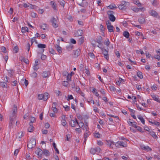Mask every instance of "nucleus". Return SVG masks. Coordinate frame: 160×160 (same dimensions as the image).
<instances>
[{
    "label": "nucleus",
    "instance_id": "56",
    "mask_svg": "<svg viewBox=\"0 0 160 160\" xmlns=\"http://www.w3.org/2000/svg\"><path fill=\"white\" fill-rule=\"evenodd\" d=\"M152 3L153 6H155L157 5V1L156 0H152Z\"/></svg>",
    "mask_w": 160,
    "mask_h": 160
},
{
    "label": "nucleus",
    "instance_id": "30",
    "mask_svg": "<svg viewBox=\"0 0 160 160\" xmlns=\"http://www.w3.org/2000/svg\"><path fill=\"white\" fill-rule=\"evenodd\" d=\"M52 146H53L54 149L55 150V151L58 154H59V151L58 150V149H57V148L56 146V144L55 142H53Z\"/></svg>",
    "mask_w": 160,
    "mask_h": 160
},
{
    "label": "nucleus",
    "instance_id": "21",
    "mask_svg": "<svg viewBox=\"0 0 160 160\" xmlns=\"http://www.w3.org/2000/svg\"><path fill=\"white\" fill-rule=\"evenodd\" d=\"M149 134H150L154 138H158L156 134L153 131H149Z\"/></svg>",
    "mask_w": 160,
    "mask_h": 160
},
{
    "label": "nucleus",
    "instance_id": "60",
    "mask_svg": "<svg viewBox=\"0 0 160 160\" xmlns=\"http://www.w3.org/2000/svg\"><path fill=\"white\" fill-rule=\"evenodd\" d=\"M78 124L79 125V127L81 128H82L84 126L83 123L82 122H80L79 124L78 123Z\"/></svg>",
    "mask_w": 160,
    "mask_h": 160
},
{
    "label": "nucleus",
    "instance_id": "49",
    "mask_svg": "<svg viewBox=\"0 0 160 160\" xmlns=\"http://www.w3.org/2000/svg\"><path fill=\"white\" fill-rule=\"evenodd\" d=\"M1 49L2 52L4 53H6V49L5 47L4 46H2L1 48Z\"/></svg>",
    "mask_w": 160,
    "mask_h": 160
},
{
    "label": "nucleus",
    "instance_id": "16",
    "mask_svg": "<svg viewBox=\"0 0 160 160\" xmlns=\"http://www.w3.org/2000/svg\"><path fill=\"white\" fill-rule=\"evenodd\" d=\"M55 48L58 52L59 54H61L62 53V48L59 45H55Z\"/></svg>",
    "mask_w": 160,
    "mask_h": 160
},
{
    "label": "nucleus",
    "instance_id": "6",
    "mask_svg": "<svg viewBox=\"0 0 160 160\" xmlns=\"http://www.w3.org/2000/svg\"><path fill=\"white\" fill-rule=\"evenodd\" d=\"M15 106V105L14 106ZM17 111V108L16 107L14 106L13 108L12 112L10 114L9 119H12L14 120H15L16 117V112Z\"/></svg>",
    "mask_w": 160,
    "mask_h": 160
},
{
    "label": "nucleus",
    "instance_id": "59",
    "mask_svg": "<svg viewBox=\"0 0 160 160\" xmlns=\"http://www.w3.org/2000/svg\"><path fill=\"white\" fill-rule=\"evenodd\" d=\"M73 96L72 95H69L68 96V98L67 99V100L68 101H69L70 99H73Z\"/></svg>",
    "mask_w": 160,
    "mask_h": 160
},
{
    "label": "nucleus",
    "instance_id": "46",
    "mask_svg": "<svg viewBox=\"0 0 160 160\" xmlns=\"http://www.w3.org/2000/svg\"><path fill=\"white\" fill-rule=\"evenodd\" d=\"M31 76L33 78H36L37 76V74L35 72H34L31 74Z\"/></svg>",
    "mask_w": 160,
    "mask_h": 160
},
{
    "label": "nucleus",
    "instance_id": "58",
    "mask_svg": "<svg viewBox=\"0 0 160 160\" xmlns=\"http://www.w3.org/2000/svg\"><path fill=\"white\" fill-rule=\"evenodd\" d=\"M61 122L63 126H65L67 124V122L66 120H62Z\"/></svg>",
    "mask_w": 160,
    "mask_h": 160
},
{
    "label": "nucleus",
    "instance_id": "38",
    "mask_svg": "<svg viewBox=\"0 0 160 160\" xmlns=\"http://www.w3.org/2000/svg\"><path fill=\"white\" fill-rule=\"evenodd\" d=\"M137 76L140 78L142 79L143 78V76L142 75V73L141 72H138L137 74Z\"/></svg>",
    "mask_w": 160,
    "mask_h": 160
},
{
    "label": "nucleus",
    "instance_id": "45",
    "mask_svg": "<svg viewBox=\"0 0 160 160\" xmlns=\"http://www.w3.org/2000/svg\"><path fill=\"white\" fill-rule=\"evenodd\" d=\"M28 28L27 27H22V33H25L26 31H27Z\"/></svg>",
    "mask_w": 160,
    "mask_h": 160
},
{
    "label": "nucleus",
    "instance_id": "18",
    "mask_svg": "<svg viewBox=\"0 0 160 160\" xmlns=\"http://www.w3.org/2000/svg\"><path fill=\"white\" fill-rule=\"evenodd\" d=\"M102 38L101 36H99L97 39V42L99 44H102Z\"/></svg>",
    "mask_w": 160,
    "mask_h": 160
},
{
    "label": "nucleus",
    "instance_id": "15",
    "mask_svg": "<svg viewBox=\"0 0 160 160\" xmlns=\"http://www.w3.org/2000/svg\"><path fill=\"white\" fill-rule=\"evenodd\" d=\"M83 33V31L82 30H78L75 33V34L76 36L78 37L80 36H81L82 35Z\"/></svg>",
    "mask_w": 160,
    "mask_h": 160
},
{
    "label": "nucleus",
    "instance_id": "27",
    "mask_svg": "<svg viewBox=\"0 0 160 160\" xmlns=\"http://www.w3.org/2000/svg\"><path fill=\"white\" fill-rule=\"evenodd\" d=\"M138 118L141 121L142 124H145V120L140 115L138 116Z\"/></svg>",
    "mask_w": 160,
    "mask_h": 160
},
{
    "label": "nucleus",
    "instance_id": "19",
    "mask_svg": "<svg viewBox=\"0 0 160 160\" xmlns=\"http://www.w3.org/2000/svg\"><path fill=\"white\" fill-rule=\"evenodd\" d=\"M149 122L150 123L152 124V125H154L157 126H158L160 125V123L155 120L153 121H149Z\"/></svg>",
    "mask_w": 160,
    "mask_h": 160
},
{
    "label": "nucleus",
    "instance_id": "11",
    "mask_svg": "<svg viewBox=\"0 0 160 160\" xmlns=\"http://www.w3.org/2000/svg\"><path fill=\"white\" fill-rule=\"evenodd\" d=\"M69 123L71 126L73 127H75L76 123L78 124V122L77 121L76 118H75V120H71L69 122Z\"/></svg>",
    "mask_w": 160,
    "mask_h": 160
},
{
    "label": "nucleus",
    "instance_id": "52",
    "mask_svg": "<svg viewBox=\"0 0 160 160\" xmlns=\"http://www.w3.org/2000/svg\"><path fill=\"white\" fill-rule=\"evenodd\" d=\"M44 154L46 156H47L49 155V152L47 150H45L44 152Z\"/></svg>",
    "mask_w": 160,
    "mask_h": 160
},
{
    "label": "nucleus",
    "instance_id": "63",
    "mask_svg": "<svg viewBox=\"0 0 160 160\" xmlns=\"http://www.w3.org/2000/svg\"><path fill=\"white\" fill-rule=\"evenodd\" d=\"M70 41L73 44H75L76 43V41L73 38L71 39Z\"/></svg>",
    "mask_w": 160,
    "mask_h": 160
},
{
    "label": "nucleus",
    "instance_id": "29",
    "mask_svg": "<svg viewBox=\"0 0 160 160\" xmlns=\"http://www.w3.org/2000/svg\"><path fill=\"white\" fill-rule=\"evenodd\" d=\"M107 145H108L110 147H112V145H114L115 143L113 141L109 140L107 141Z\"/></svg>",
    "mask_w": 160,
    "mask_h": 160
},
{
    "label": "nucleus",
    "instance_id": "62",
    "mask_svg": "<svg viewBox=\"0 0 160 160\" xmlns=\"http://www.w3.org/2000/svg\"><path fill=\"white\" fill-rule=\"evenodd\" d=\"M19 149H16L15 150L14 154L15 156H17V155H18V154L19 152Z\"/></svg>",
    "mask_w": 160,
    "mask_h": 160
},
{
    "label": "nucleus",
    "instance_id": "31",
    "mask_svg": "<svg viewBox=\"0 0 160 160\" xmlns=\"http://www.w3.org/2000/svg\"><path fill=\"white\" fill-rule=\"evenodd\" d=\"M24 134L23 132L21 131L18 133V137L19 141L20 140V139L24 136Z\"/></svg>",
    "mask_w": 160,
    "mask_h": 160
},
{
    "label": "nucleus",
    "instance_id": "48",
    "mask_svg": "<svg viewBox=\"0 0 160 160\" xmlns=\"http://www.w3.org/2000/svg\"><path fill=\"white\" fill-rule=\"evenodd\" d=\"M49 51V52L52 54H56L55 51L52 48H50Z\"/></svg>",
    "mask_w": 160,
    "mask_h": 160
},
{
    "label": "nucleus",
    "instance_id": "8",
    "mask_svg": "<svg viewBox=\"0 0 160 160\" xmlns=\"http://www.w3.org/2000/svg\"><path fill=\"white\" fill-rule=\"evenodd\" d=\"M35 153L37 155L39 158H41L42 157V155L43 153V152L42 150L40 148H38L35 151Z\"/></svg>",
    "mask_w": 160,
    "mask_h": 160
},
{
    "label": "nucleus",
    "instance_id": "51",
    "mask_svg": "<svg viewBox=\"0 0 160 160\" xmlns=\"http://www.w3.org/2000/svg\"><path fill=\"white\" fill-rule=\"evenodd\" d=\"M52 108H53L52 111L55 113H57L58 112L57 109L56 107H54L53 106H52Z\"/></svg>",
    "mask_w": 160,
    "mask_h": 160
},
{
    "label": "nucleus",
    "instance_id": "41",
    "mask_svg": "<svg viewBox=\"0 0 160 160\" xmlns=\"http://www.w3.org/2000/svg\"><path fill=\"white\" fill-rule=\"evenodd\" d=\"M108 7L110 9H112L115 8H117L115 5L114 4H111L110 5H109L108 6Z\"/></svg>",
    "mask_w": 160,
    "mask_h": 160
},
{
    "label": "nucleus",
    "instance_id": "36",
    "mask_svg": "<svg viewBox=\"0 0 160 160\" xmlns=\"http://www.w3.org/2000/svg\"><path fill=\"white\" fill-rule=\"evenodd\" d=\"M6 83L5 82H0V86L2 88L6 87Z\"/></svg>",
    "mask_w": 160,
    "mask_h": 160
},
{
    "label": "nucleus",
    "instance_id": "34",
    "mask_svg": "<svg viewBox=\"0 0 160 160\" xmlns=\"http://www.w3.org/2000/svg\"><path fill=\"white\" fill-rule=\"evenodd\" d=\"M131 9L133 12H138L140 10L139 8H131Z\"/></svg>",
    "mask_w": 160,
    "mask_h": 160
},
{
    "label": "nucleus",
    "instance_id": "9",
    "mask_svg": "<svg viewBox=\"0 0 160 160\" xmlns=\"http://www.w3.org/2000/svg\"><path fill=\"white\" fill-rule=\"evenodd\" d=\"M9 128L10 129L13 128H14V124L15 123V120L12 119H9Z\"/></svg>",
    "mask_w": 160,
    "mask_h": 160
},
{
    "label": "nucleus",
    "instance_id": "42",
    "mask_svg": "<svg viewBox=\"0 0 160 160\" xmlns=\"http://www.w3.org/2000/svg\"><path fill=\"white\" fill-rule=\"evenodd\" d=\"M59 2L60 5L64 7L65 2V1L63 0H60Z\"/></svg>",
    "mask_w": 160,
    "mask_h": 160
},
{
    "label": "nucleus",
    "instance_id": "64",
    "mask_svg": "<svg viewBox=\"0 0 160 160\" xmlns=\"http://www.w3.org/2000/svg\"><path fill=\"white\" fill-rule=\"evenodd\" d=\"M37 14L34 12H32L31 13V16L32 18H35L36 17Z\"/></svg>",
    "mask_w": 160,
    "mask_h": 160
},
{
    "label": "nucleus",
    "instance_id": "2",
    "mask_svg": "<svg viewBox=\"0 0 160 160\" xmlns=\"http://www.w3.org/2000/svg\"><path fill=\"white\" fill-rule=\"evenodd\" d=\"M98 47L101 49L102 50V54L103 55L104 57L107 60H108L109 58V55L108 53V49L107 50L103 48H101L99 47V46H98Z\"/></svg>",
    "mask_w": 160,
    "mask_h": 160
},
{
    "label": "nucleus",
    "instance_id": "54",
    "mask_svg": "<svg viewBox=\"0 0 160 160\" xmlns=\"http://www.w3.org/2000/svg\"><path fill=\"white\" fill-rule=\"evenodd\" d=\"M18 50V48L17 46H16L14 47V48L13 49V51L15 53H17Z\"/></svg>",
    "mask_w": 160,
    "mask_h": 160
},
{
    "label": "nucleus",
    "instance_id": "53",
    "mask_svg": "<svg viewBox=\"0 0 160 160\" xmlns=\"http://www.w3.org/2000/svg\"><path fill=\"white\" fill-rule=\"evenodd\" d=\"M30 124L34 122L35 121V118L34 117H31L30 119Z\"/></svg>",
    "mask_w": 160,
    "mask_h": 160
},
{
    "label": "nucleus",
    "instance_id": "55",
    "mask_svg": "<svg viewBox=\"0 0 160 160\" xmlns=\"http://www.w3.org/2000/svg\"><path fill=\"white\" fill-rule=\"evenodd\" d=\"M136 128L138 131H140L141 132H143L142 131V128L140 127L137 126L136 127Z\"/></svg>",
    "mask_w": 160,
    "mask_h": 160
},
{
    "label": "nucleus",
    "instance_id": "32",
    "mask_svg": "<svg viewBox=\"0 0 160 160\" xmlns=\"http://www.w3.org/2000/svg\"><path fill=\"white\" fill-rule=\"evenodd\" d=\"M38 48H45L46 46L45 44H39L38 45Z\"/></svg>",
    "mask_w": 160,
    "mask_h": 160
},
{
    "label": "nucleus",
    "instance_id": "10",
    "mask_svg": "<svg viewBox=\"0 0 160 160\" xmlns=\"http://www.w3.org/2000/svg\"><path fill=\"white\" fill-rule=\"evenodd\" d=\"M74 57L75 58L78 57L80 54L81 53V50L79 48H78L76 50L73 51Z\"/></svg>",
    "mask_w": 160,
    "mask_h": 160
},
{
    "label": "nucleus",
    "instance_id": "14",
    "mask_svg": "<svg viewBox=\"0 0 160 160\" xmlns=\"http://www.w3.org/2000/svg\"><path fill=\"white\" fill-rule=\"evenodd\" d=\"M141 147L142 149L146 150L148 151H151L152 150L151 148L148 146H145L144 145H142L141 146Z\"/></svg>",
    "mask_w": 160,
    "mask_h": 160
},
{
    "label": "nucleus",
    "instance_id": "50",
    "mask_svg": "<svg viewBox=\"0 0 160 160\" xmlns=\"http://www.w3.org/2000/svg\"><path fill=\"white\" fill-rule=\"evenodd\" d=\"M118 8L122 10L125 9V6L120 4L118 6Z\"/></svg>",
    "mask_w": 160,
    "mask_h": 160
},
{
    "label": "nucleus",
    "instance_id": "23",
    "mask_svg": "<svg viewBox=\"0 0 160 160\" xmlns=\"http://www.w3.org/2000/svg\"><path fill=\"white\" fill-rule=\"evenodd\" d=\"M123 35L127 38H128L129 36V33L128 31H125L123 32Z\"/></svg>",
    "mask_w": 160,
    "mask_h": 160
},
{
    "label": "nucleus",
    "instance_id": "37",
    "mask_svg": "<svg viewBox=\"0 0 160 160\" xmlns=\"http://www.w3.org/2000/svg\"><path fill=\"white\" fill-rule=\"evenodd\" d=\"M84 41V38L83 37H81L79 39V43L80 44H82Z\"/></svg>",
    "mask_w": 160,
    "mask_h": 160
},
{
    "label": "nucleus",
    "instance_id": "57",
    "mask_svg": "<svg viewBox=\"0 0 160 160\" xmlns=\"http://www.w3.org/2000/svg\"><path fill=\"white\" fill-rule=\"evenodd\" d=\"M95 149L96 151V152H100L101 150V148L99 147H96Z\"/></svg>",
    "mask_w": 160,
    "mask_h": 160
},
{
    "label": "nucleus",
    "instance_id": "35",
    "mask_svg": "<svg viewBox=\"0 0 160 160\" xmlns=\"http://www.w3.org/2000/svg\"><path fill=\"white\" fill-rule=\"evenodd\" d=\"M90 152L93 155L95 154L96 153V151L95 148H91L90 150Z\"/></svg>",
    "mask_w": 160,
    "mask_h": 160
},
{
    "label": "nucleus",
    "instance_id": "17",
    "mask_svg": "<svg viewBox=\"0 0 160 160\" xmlns=\"http://www.w3.org/2000/svg\"><path fill=\"white\" fill-rule=\"evenodd\" d=\"M50 74V73L48 71L44 72L42 73V76L44 78H46L48 77Z\"/></svg>",
    "mask_w": 160,
    "mask_h": 160
},
{
    "label": "nucleus",
    "instance_id": "26",
    "mask_svg": "<svg viewBox=\"0 0 160 160\" xmlns=\"http://www.w3.org/2000/svg\"><path fill=\"white\" fill-rule=\"evenodd\" d=\"M152 98L153 99L158 102L159 101V98L158 97V96H157L155 95H151Z\"/></svg>",
    "mask_w": 160,
    "mask_h": 160
},
{
    "label": "nucleus",
    "instance_id": "47",
    "mask_svg": "<svg viewBox=\"0 0 160 160\" xmlns=\"http://www.w3.org/2000/svg\"><path fill=\"white\" fill-rule=\"evenodd\" d=\"M33 68L34 70H37L39 68V67L38 66V64H34V65L33 66Z\"/></svg>",
    "mask_w": 160,
    "mask_h": 160
},
{
    "label": "nucleus",
    "instance_id": "22",
    "mask_svg": "<svg viewBox=\"0 0 160 160\" xmlns=\"http://www.w3.org/2000/svg\"><path fill=\"white\" fill-rule=\"evenodd\" d=\"M73 48V46L72 44H69L66 46V49L68 51H71Z\"/></svg>",
    "mask_w": 160,
    "mask_h": 160
},
{
    "label": "nucleus",
    "instance_id": "3",
    "mask_svg": "<svg viewBox=\"0 0 160 160\" xmlns=\"http://www.w3.org/2000/svg\"><path fill=\"white\" fill-rule=\"evenodd\" d=\"M114 12L112 11H108L107 12V14L108 15V18L112 22H114L116 18L114 16Z\"/></svg>",
    "mask_w": 160,
    "mask_h": 160
},
{
    "label": "nucleus",
    "instance_id": "33",
    "mask_svg": "<svg viewBox=\"0 0 160 160\" xmlns=\"http://www.w3.org/2000/svg\"><path fill=\"white\" fill-rule=\"evenodd\" d=\"M130 4L128 2H126L125 1H122L121 2V5H122L125 6V7L127 5H129Z\"/></svg>",
    "mask_w": 160,
    "mask_h": 160
},
{
    "label": "nucleus",
    "instance_id": "1",
    "mask_svg": "<svg viewBox=\"0 0 160 160\" xmlns=\"http://www.w3.org/2000/svg\"><path fill=\"white\" fill-rule=\"evenodd\" d=\"M49 95V94L47 92L43 94H39L38 95V99L46 101L48 98Z\"/></svg>",
    "mask_w": 160,
    "mask_h": 160
},
{
    "label": "nucleus",
    "instance_id": "12",
    "mask_svg": "<svg viewBox=\"0 0 160 160\" xmlns=\"http://www.w3.org/2000/svg\"><path fill=\"white\" fill-rule=\"evenodd\" d=\"M150 15L156 18H159V17H158V13L156 11L154 10H152L150 12Z\"/></svg>",
    "mask_w": 160,
    "mask_h": 160
},
{
    "label": "nucleus",
    "instance_id": "7",
    "mask_svg": "<svg viewBox=\"0 0 160 160\" xmlns=\"http://www.w3.org/2000/svg\"><path fill=\"white\" fill-rule=\"evenodd\" d=\"M52 26L54 28H56L58 27V24L57 23V21L56 19L54 17L52 18L50 20Z\"/></svg>",
    "mask_w": 160,
    "mask_h": 160
},
{
    "label": "nucleus",
    "instance_id": "28",
    "mask_svg": "<svg viewBox=\"0 0 160 160\" xmlns=\"http://www.w3.org/2000/svg\"><path fill=\"white\" fill-rule=\"evenodd\" d=\"M108 29V31L110 32H114L113 31V27L112 25L108 27H107Z\"/></svg>",
    "mask_w": 160,
    "mask_h": 160
},
{
    "label": "nucleus",
    "instance_id": "13",
    "mask_svg": "<svg viewBox=\"0 0 160 160\" xmlns=\"http://www.w3.org/2000/svg\"><path fill=\"white\" fill-rule=\"evenodd\" d=\"M86 130L85 131V132H84V137L85 138L84 142H85L86 141V138L89 136L90 135V132L89 130H87L86 129Z\"/></svg>",
    "mask_w": 160,
    "mask_h": 160
},
{
    "label": "nucleus",
    "instance_id": "43",
    "mask_svg": "<svg viewBox=\"0 0 160 160\" xmlns=\"http://www.w3.org/2000/svg\"><path fill=\"white\" fill-rule=\"evenodd\" d=\"M94 136L95 137L97 138H101V135L99 134V132L96 133L94 134Z\"/></svg>",
    "mask_w": 160,
    "mask_h": 160
},
{
    "label": "nucleus",
    "instance_id": "25",
    "mask_svg": "<svg viewBox=\"0 0 160 160\" xmlns=\"http://www.w3.org/2000/svg\"><path fill=\"white\" fill-rule=\"evenodd\" d=\"M30 126L28 128V131L29 132H32L33 130L34 127L30 124H29Z\"/></svg>",
    "mask_w": 160,
    "mask_h": 160
},
{
    "label": "nucleus",
    "instance_id": "61",
    "mask_svg": "<svg viewBox=\"0 0 160 160\" xmlns=\"http://www.w3.org/2000/svg\"><path fill=\"white\" fill-rule=\"evenodd\" d=\"M64 108H65L66 111H68L70 109V107L68 106H63Z\"/></svg>",
    "mask_w": 160,
    "mask_h": 160
},
{
    "label": "nucleus",
    "instance_id": "40",
    "mask_svg": "<svg viewBox=\"0 0 160 160\" xmlns=\"http://www.w3.org/2000/svg\"><path fill=\"white\" fill-rule=\"evenodd\" d=\"M31 42L32 44L34 42H35L36 43H38L37 41L36 40V38L35 37H34L31 39Z\"/></svg>",
    "mask_w": 160,
    "mask_h": 160
},
{
    "label": "nucleus",
    "instance_id": "5",
    "mask_svg": "<svg viewBox=\"0 0 160 160\" xmlns=\"http://www.w3.org/2000/svg\"><path fill=\"white\" fill-rule=\"evenodd\" d=\"M36 143L35 139L34 138L32 139L28 142V147L30 149H32L35 146Z\"/></svg>",
    "mask_w": 160,
    "mask_h": 160
},
{
    "label": "nucleus",
    "instance_id": "44",
    "mask_svg": "<svg viewBox=\"0 0 160 160\" xmlns=\"http://www.w3.org/2000/svg\"><path fill=\"white\" fill-rule=\"evenodd\" d=\"M104 43L105 45H107L108 47L110 44V42L109 41V39H107V41H105L104 42Z\"/></svg>",
    "mask_w": 160,
    "mask_h": 160
},
{
    "label": "nucleus",
    "instance_id": "4",
    "mask_svg": "<svg viewBox=\"0 0 160 160\" xmlns=\"http://www.w3.org/2000/svg\"><path fill=\"white\" fill-rule=\"evenodd\" d=\"M114 145L118 148H120L121 147H125L127 146V143L126 142L119 141L115 143Z\"/></svg>",
    "mask_w": 160,
    "mask_h": 160
},
{
    "label": "nucleus",
    "instance_id": "39",
    "mask_svg": "<svg viewBox=\"0 0 160 160\" xmlns=\"http://www.w3.org/2000/svg\"><path fill=\"white\" fill-rule=\"evenodd\" d=\"M47 24L45 23L43 24H42L40 26V28L43 30H45V28L46 27Z\"/></svg>",
    "mask_w": 160,
    "mask_h": 160
},
{
    "label": "nucleus",
    "instance_id": "20",
    "mask_svg": "<svg viewBox=\"0 0 160 160\" xmlns=\"http://www.w3.org/2000/svg\"><path fill=\"white\" fill-rule=\"evenodd\" d=\"M129 110L130 112L131 113V116L134 118V119H136V117L134 115V113L135 112V111L132 109L129 108Z\"/></svg>",
    "mask_w": 160,
    "mask_h": 160
},
{
    "label": "nucleus",
    "instance_id": "24",
    "mask_svg": "<svg viewBox=\"0 0 160 160\" xmlns=\"http://www.w3.org/2000/svg\"><path fill=\"white\" fill-rule=\"evenodd\" d=\"M138 21L140 23L143 24L145 22V20L144 18L141 17L138 19Z\"/></svg>",
    "mask_w": 160,
    "mask_h": 160
}]
</instances>
